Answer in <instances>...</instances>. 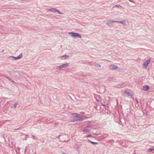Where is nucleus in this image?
Segmentation results:
<instances>
[{
  "mask_svg": "<svg viewBox=\"0 0 154 154\" xmlns=\"http://www.w3.org/2000/svg\"><path fill=\"white\" fill-rule=\"evenodd\" d=\"M68 34L69 35H71L72 37H77L79 38H81L82 37L81 35L77 33L70 32H69Z\"/></svg>",
  "mask_w": 154,
  "mask_h": 154,
  "instance_id": "1",
  "label": "nucleus"
},
{
  "mask_svg": "<svg viewBox=\"0 0 154 154\" xmlns=\"http://www.w3.org/2000/svg\"><path fill=\"white\" fill-rule=\"evenodd\" d=\"M131 91L128 89H126L124 91V93L127 94L128 96H130L132 97V95L131 94Z\"/></svg>",
  "mask_w": 154,
  "mask_h": 154,
  "instance_id": "2",
  "label": "nucleus"
},
{
  "mask_svg": "<svg viewBox=\"0 0 154 154\" xmlns=\"http://www.w3.org/2000/svg\"><path fill=\"white\" fill-rule=\"evenodd\" d=\"M150 62V59L146 60L144 63L143 66L146 68H147Z\"/></svg>",
  "mask_w": 154,
  "mask_h": 154,
  "instance_id": "3",
  "label": "nucleus"
},
{
  "mask_svg": "<svg viewBox=\"0 0 154 154\" xmlns=\"http://www.w3.org/2000/svg\"><path fill=\"white\" fill-rule=\"evenodd\" d=\"M149 88V86L147 85H145L143 86L142 90L144 91H147Z\"/></svg>",
  "mask_w": 154,
  "mask_h": 154,
  "instance_id": "4",
  "label": "nucleus"
},
{
  "mask_svg": "<svg viewBox=\"0 0 154 154\" xmlns=\"http://www.w3.org/2000/svg\"><path fill=\"white\" fill-rule=\"evenodd\" d=\"M110 69L111 70H114L118 68L116 66H115L113 65H111L110 66Z\"/></svg>",
  "mask_w": 154,
  "mask_h": 154,
  "instance_id": "5",
  "label": "nucleus"
},
{
  "mask_svg": "<svg viewBox=\"0 0 154 154\" xmlns=\"http://www.w3.org/2000/svg\"><path fill=\"white\" fill-rule=\"evenodd\" d=\"M22 54H21L18 57H13L15 59V60H17L18 59H20L22 58Z\"/></svg>",
  "mask_w": 154,
  "mask_h": 154,
  "instance_id": "6",
  "label": "nucleus"
},
{
  "mask_svg": "<svg viewBox=\"0 0 154 154\" xmlns=\"http://www.w3.org/2000/svg\"><path fill=\"white\" fill-rule=\"evenodd\" d=\"M50 11H52L53 12H57L58 11V10L54 8H52L49 10Z\"/></svg>",
  "mask_w": 154,
  "mask_h": 154,
  "instance_id": "7",
  "label": "nucleus"
},
{
  "mask_svg": "<svg viewBox=\"0 0 154 154\" xmlns=\"http://www.w3.org/2000/svg\"><path fill=\"white\" fill-rule=\"evenodd\" d=\"M68 66V64L67 63H66V64H63V65H61V66H60L59 67L60 68H63V67H65L67 66Z\"/></svg>",
  "mask_w": 154,
  "mask_h": 154,
  "instance_id": "8",
  "label": "nucleus"
},
{
  "mask_svg": "<svg viewBox=\"0 0 154 154\" xmlns=\"http://www.w3.org/2000/svg\"><path fill=\"white\" fill-rule=\"evenodd\" d=\"M72 116L73 117H79L80 115L76 113H74L73 114Z\"/></svg>",
  "mask_w": 154,
  "mask_h": 154,
  "instance_id": "9",
  "label": "nucleus"
},
{
  "mask_svg": "<svg viewBox=\"0 0 154 154\" xmlns=\"http://www.w3.org/2000/svg\"><path fill=\"white\" fill-rule=\"evenodd\" d=\"M88 142H89L91 143L92 144H98V143H97L92 142L89 140H88Z\"/></svg>",
  "mask_w": 154,
  "mask_h": 154,
  "instance_id": "10",
  "label": "nucleus"
},
{
  "mask_svg": "<svg viewBox=\"0 0 154 154\" xmlns=\"http://www.w3.org/2000/svg\"><path fill=\"white\" fill-rule=\"evenodd\" d=\"M83 131L85 132H89V130L88 129H85L83 130Z\"/></svg>",
  "mask_w": 154,
  "mask_h": 154,
  "instance_id": "11",
  "label": "nucleus"
},
{
  "mask_svg": "<svg viewBox=\"0 0 154 154\" xmlns=\"http://www.w3.org/2000/svg\"><path fill=\"white\" fill-rule=\"evenodd\" d=\"M115 22H117L120 23H125V20H123V21H116Z\"/></svg>",
  "mask_w": 154,
  "mask_h": 154,
  "instance_id": "12",
  "label": "nucleus"
},
{
  "mask_svg": "<svg viewBox=\"0 0 154 154\" xmlns=\"http://www.w3.org/2000/svg\"><path fill=\"white\" fill-rule=\"evenodd\" d=\"M115 21H113V20H109V23H108V24H109V23H113L114 22H116Z\"/></svg>",
  "mask_w": 154,
  "mask_h": 154,
  "instance_id": "13",
  "label": "nucleus"
},
{
  "mask_svg": "<svg viewBox=\"0 0 154 154\" xmlns=\"http://www.w3.org/2000/svg\"><path fill=\"white\" fill-rule=\"evenodd\" d=\"M154 150V149H149L148 150V151L149 152H150V151H151L152 150Z\"/></svg>",
  "mask_w": 154,
  "mask_h": 154,
  "instance_id": "14",
  "label": "nucleus"
},
{
  "mask_svg": "<svg viewBox=\"0 0 154 154\" xmlns=\"http://www.w3.org/2000/svg\"><path fill=\"white\" fill-rule=\"evenodd\" d=\"M115 7H122L120 5H115Z\"/></svg>",
  "mask_w": 154,
  "mask_h": 154,
  "instance_id": "15",
  "label": "nucleus"
},
{
  "mask_svg": "<svg viewBox=\"0 0 154 154\" xmlns=\"http://www.w3.org/2000/svg\"><path fill=\"white\" fill-rule=\"evenodd\" d=\"M57 12H58V13L60 14H62V13L61 12H59L58 10V11H57Z\"/></svg>",
  "mask_w": 154,
  "mask_h": 154,
  "instance_id": "16",
  "label": "nucleus"
},
{
  "mask_svg": "<svg viewBox=\"0 0 154 154\" xmlns=\"http://www.w3.org/2000/svg\"><path fill=\"white\" fill-rule=\"evenodd\" d=\"M91 135H88L87 136V137H91Z\"/></svg>",
  "mask_w": 154,
  "mask_h": 154,
  "instance_id": "17",
  "label": "nucleus"
},
{
  "mask_svg": "<svg viewBox=\"0 0 154 154\" xmlns=\"http://www.w3.org/2000/svg\"><path fill=\"white\" fill-rule=\"evenodd\" d=\"M67 57V56H63V57L64 58H66V57Z\"/></svg>",
  "mask_w": 154,
  "mask_h": 154,
  "instance_id": "18",
  "label": "nucleus"
},
{
  "mask_svg": "<svg viewBox=\"0 0 154 154\" xmlns=\"http://www.w3.org/2000/svg\"><path fill=\"white\" fill-rule=\"evenodd\" d=\"M17 105V104H15L14 106H15V107H16Z\"/></svg>",
  "mask_w": 154,
  "mask_h": 154,
  "instance_id": "19",
  "label": "nucleus"
},
{
  "mask_svg": "<svg viewBox=\"0 0 154 154\" xmlns=\"http://www.w3.org/2000/svg\"><path fill=\"white\" fill-rule=\"evenodd\" d=\"M62 154H66L65 153H62Z\"/></svg>",
  "mask_w": 154,
  "mask_h": 154,
  "instance_id": "20",
  "label": "nucleus"
}]
</instances>
